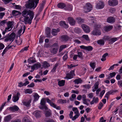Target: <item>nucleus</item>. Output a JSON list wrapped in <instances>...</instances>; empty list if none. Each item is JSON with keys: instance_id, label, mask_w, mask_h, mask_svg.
Instances as JSON below:
<instances>
[{"instance_id": "obj_1", "label": "nucleus", "mask_w": 122, "mask_h": 122, "mask_svg": "<svg viewBox=\"0 0 122 122\" xmlns=\"http://www.w3.org/2000/svg\"><path fill=\"white\" fill-rule=\"evenodd\" d=\"M22 15L25 17L24 20L25 24H30L34 16L33 11L30 10H25L22 12Z\"/></svg>"}, {"instance_id": "obj_2", "label": "nucleus", "mask_w": 122, "mask_h": 122, "mask_svg": "<svg viewBox=\"0 0 122 122\" xmlns=\"http://www.w3.org/2000/svg\"><path fill=\"white\" fill-rule=\"evenodd\" d=\"M39 0H28L25 5L27 9H31L36 7Z\"/></svg>"}, {"instance_id": "obj_3", "label": "nucleus", "mask_w": 122, "mask_h": 122, "mask_svg": "<svg viewBox=\"0 0 122 122\" xmlns=\"http://www.w3.org/2000/svg\"><path fill=\"white\" fill-rule=\"evenodd\" d=\"M15 34L14 32L11 33L10 34H8L2 39H4L5 41L7 42L8 41H12L10 44L14 41L15 37Z\"/></svg>"}, {"instance_id": "obj_4", "label": "nucleus", "mask_w": 122, "mask_h": 122, "mask_svg": "<svg viewBox=\"0 0 122 122\" xmlns=\"http://www.w3.org/2000/svg\"><path fill=\"white\" fill-rule=\"evenodd\" d=\"M92 5L90 3H88L86 4L84 6V11L85 12H88L92 10Z\"/></svg>"}, {"instance_id": "obj_5", "label": "nucleus", "mask_w": 122, "mask_h": 122, "mask_svg": "<svg viewBox=\"0 0 122 122\" xmlns=\"http://www.w3.org/2000/svg\"><path fill=\"white\" fill-rule=\"evenodd\" d=\"M75 76L74 71L71 70L70 71L69 73H68L66 74L65 79H67V80L71 79L73 77V76Z\"/></svg>"}, {"instance_id": "obj_6", "label": "nucleus", "mask_w": 122, "mask_h": 122, "mask_svg": "<svg viewBox=\"0 0 122 122\" xmlns=\"http://www.w3.org/2000/svg\"><path fill=\"white\" fill-rule=\"evenodd\" d=\"M91 34L94 36H99L101 35V32L99 29H94L91 32Z\"/></svg>"}, {"instance_id": "obj_7", "label": "nucleus", "mask_w": 122, "mask_h": 122, "mask_svg": "<svg viewBox=\"0 0 122 122\" xmlns=\"http://www.w3.org/2000/svg\"><path fill=\"white\" fill-rule=\"evenodd\" d=\"M81 27L84 30L86 33H89L90 31V29L89 27L84 24L81 25Z\"/></svg>"}, {"instance_id": "obj_8", "label": "nucleus", "mask_w": 122, "mask_h": 122, "mask_svg": "<svg viewBox=\"0 0 122 122\" xmlns=\"http://www.w3.org/2000/svg\"><path fill=\"white\" fill-rule=\"evenodd\" d=\"M104 6V4L103 2L100 1L97 4L96 8L98 9H101L103 8Z\"/></svg>"}, {"instance_id": "obj_9", "label": "nucleus", "mask_w": 122, "mask_h": 122, "mask_svg": "<svg viewBox=\"0 0 122 122\" xmlns=\"http://www.w3.org/2000/svg\"><path fill=\"white\" fill-rule=\"evenodd\" d=\"M108 3L109 5L114 6L118 4V1L117 0H109L108 1Z\"/></svg>"}, {"instance_id": "obj_10", "label": "nucleus", "mask_w": 122, "mask_h": 122, "mask_svg": "<svg viewBox=\"0 0 122 122\" xmlns=\"http://www.w3.org/2000/svg\"><path fill=\"white\" fill-rule=\"evenodd\" d=\"M115 18L113 16H110L108 17L107 19V22L110 24H113L115 21Z\"/></svg>"}, {"instance_id": "obj_11", "label": "nucleus", "mask_w": 122, "mask_h": 122, "mask_svg": "<svg viewBox=\"0 0 122 122\" xmlns=\"http://www.w3.org/2000/svg\"><path fill=\"white\" fill-rule=\"evenodd\" d=\"M41 112L39 110H36L33 112L32 114L37 118H40L41 116Z\"/></svg>"}, {"instance_id": "obj_12", "label": "nucleus", "mask_w": 122, "mask_h": 122, "mask_svg": "<svg viewBox=\"0 0 122 122\" xmlns=\"http://www.w3.org/2000/svg\"><path fill=\"white\" fill-rule=\"evenodd\" d=\"M80 47L82 49H84L86 51H91L93 49V47L91 46H85L83 45L80 46Z\"/></svg>"}, {"instance_id": "obj_13", "label": "nucleus", "mask_w": 122, "mask_h": 122, "mask_svg": "<svg viewBox=\"0 0 122 122\" xmlns=\"http://www.w3.org/2000/svg\"><path fill=\"white\" fill-rule=\"evenodd\" d=\"M68 20L71 25H74L75 24L76 21L73 18L71 17H68Z\"/></svg>"}, {"instance_id": "obj_14", "label": "nucleus", "mask_w": 122, "mask_h": 122, "mask_svg": "<svg viewBox=\"0 0 122 122\" xmlns=\"http://www.w3.org/2000/svg\"><path fill=\"white\" fill-rule=\"evenodd\" d=\"M20 96V94L19 92H17L16 95H15L12 98V100L14 102H16L18 100L19 97Z\"/></svg>"}, {"instance_id": "obj_15", "label": "nucleus", "mask_w": 122, "mask_h": 122, "mask_svg": "<svg viewBox=\"0 0 122 122\" xmlns=\"http://www.w3.org/2000/svg\"><path fill=\"white\" fill-rule=\"evenodd\" d=\"M27 79H26L25 80V82L24 83H23L21 82L18 83V86L20 87H22L23 86H25L29 84V81H27Z\"/></svg>"}, {"instance_id": "obj_16", "label": "nucleus", "mask_w": 122, "mask_h": 122, "mask_svg": "<svg viewBox=\"0 0 122 122\" xmlns=\"http://www.w3.org/2000/svg\"><path fill=\"white\" fill-rule=\"evenodd\" d=\"M41 64L38 63L34 64L33 66L31 67V69H38L39 68L41 67Z\"/></svg>"}, {"instance_id": "obj_17", "label": "nucleus", "mask_w": 122, "mask_h": 122, "mask_svg": "<svg viewBox=\"0 0 122 122\" xmlns=\"http://www.w3.org/2000/svg\"><path fill=\"white\" fill-rule=\"evenodd\" d=\"M113 27V26L112 25L106 26L104 27V29L105 31L107 32L112 29Z\"/></svg>"}, {"instance_id": "obj_18", "label": "nucleus", "mask_w": 122, "mask_h": 122, "mask_svg": "<svg viewBox=\"0 0 122 122\" xmlns=\"http://www.w3.org/2000/svg\"><path fill=\"white\" fill-rule=\"evenodd\" d=\"M9 109L11 111L15 112L18 111L19 110V108L17 106H15L12 107H10L9 108Z\"/></svg>"}, {"instance_id": "obj_19", "label": "nucleus", "mask_w": 122, "mask_h": 122, "mask_svg": "<svg viewBox=\"0 0 122 122\" xmlns=\"http://www.w3.org/2000/svg\"><path fill=\"white\" fill-rule=\"evenodd\" d=\"M60 31V29L57 28V29H52V30L51 33L53 36H55L57 35V33Z\"/></svg>"}, {"instance_id": "obj_20", "label": "nucleus", "mask_w": 122, "mask_h": 122, "mask_svg": "<svg viewBox=\"0 0 122 122\" xmlns=\"http://www.w3.org/2000/svg\"><path fill=\"white\" fill-rule=\"evenodd\" d=\"M51 29L49 27H47L46 30V35L47 37H49L50 36V35Z\"/></svg>"}, {"instance_id": "obj_21", "label": "nucleus", "mask_w": 122, "mask_h": 122, "mask_svg": "<svg viewBox=\"0 0 122 122\" xmlns=\"http://www.w3.org/2000/svg\"><path fill=\"white\" fill-rule=\"evenodd\" d=\"M12 14L13 16L20 15L21 14V13L16 10H13L12 12Z\"/></svg>"}, {"instance_id": "obj_22", "label": "nucleus", "mask_w": 122, "mask_h": 122, "mask_svg": "<svg viewBox=\"0 0 122 122\" xmlns=\"http://www.w3.org/2000/svg\"><path fill=\"white\" fill-rule=\"evenodd\" d=\"M61 38L62 40L64 42L67 41L69 39L68 36L66 35L62 36H61Z\"/></svg>"}, {"instance_id": "obj_23", "label": "nucleus", "mask_w": 122, "mask_h": 122, "mask_svg": "<svg viewBox=\"0 0 122 122\" xmlns=\"http://www.w3.org/2000/svg\"><path fill=\"white\" fill-rule=\"evenodd\" d=\"M57 7L61 9H63L66 7L65 4L63 3H60L58 4Z\"/></svg>"}, {"instance_id": "obj_24", "label": "nucleus", "mask_w": 122, "mask_h": 122, "mask_svg": "<svg viewBox=\"0 0 122 122\" xmlns=\"http://www.w3.org/2000/svg\"><path fill=\"white\" fill-rule=\"evenodd\" d=\"M11 119V116L10 115H9L5 117L4 119V121L5 122L9 121Z\"/></svg>"}, {"instance_id": "obj_25", "label": "nucleus", "mask_w": 122, "mask_h": 122, "mask_svg": "<svg viewBox=\"0 0 122 122\" xmlns=\"http://www.w3.org/2000/svg\"><path fill=\"white\" fill-rule=\"evenodd\" d=\"M65 83V80L59 81H58V85L59 86H64Z\"/></svg>"}, {"instance_id": "obj_26", "label": "nucleus", "mask_w": 122, "mask_h": 122, "mask_svg": "<svg viewBox=\"0 0 122 122\" xmlns=\"http://www.w3.org/2000/svg\"><path fill=\"white\" fill-rule=\"evenodd\" d=\"M51 111L49 109L48 110L45 111V115L47 117H48L51 116Z\"/></svg>"}, {"instance_id": "obj_27", "label": "nucleus", "mask_w": 122, "mask_h": 122, "mask_svg": "<svg viewBox=\"0 0 122 122\" xmlns=\"http://www.w3.org/2000/svg\"><path fill=\"white\" fill-rule=\"evenodd\" d=\"M82 82V80L80 78L76 79L73 81L75 84H78L79 83H81Z\"/></svg>"}, {"instance_id": "obj_28", "label": "nucleus", "mask_w": 122, "mask_h": 122, "mask_svg": "<svg viewBox=\"0 0 122 122\" xmlns=\"http://www.w3.org/2000/svg\"><path fill=\"white\" fill-rule=\"evenodd\" d=\"M31 102L30 100H29L28 101L24 102H23V104L24 105L27 107H29L30 106V104Z\"/></svg>"}, {"instance_id": "obj_29", "label": "nucleus", "mask_w": 122, "mask_h": 122, "mask_svg": "<svg viewBox=\"0 0 122 122\" xmlns=\"http://www.w3.org/2000/svg\"><path fill=\"white\" fill-rule=\"evenodd\" d=\"M76 20H77V22L79 23H82L84 22V20L81 18L80 17H78L76 18Z\"/></svg>"}, {"instance_id": "obj_30", "label": "nucleus", "mask_w": 122, "mask_h": 122, "mask_svg": "<svg viewBox=\"0 0 122 122\" xmlns=\"http://www.w3.org/2000/svg\"><path fill=\"white\" fill-rule=\"evenodd\" d=\"M34 94V100L36 101L38 99L39 96L36 93H35Z\"/></svg>"}, {"instance_id": "obj_31", "label": "nucleus", "mask_w": 122, "mask_h": 122, "mask_svg": "<svg viewBox=\"0 0 122 122\" xmlns=\"http://www.w3.org/2000/svg\"><path fill=\"white\" fill-rule=\"evenodd\" d=\"M59 64L58 63H56L55 65L53 67L51 71V72H54L56 71V68L58 66Z\"/></svg>"}, {"instance_id": "obj_32", "label": "nucleus", "mask_w": 122, "mask_h": 122, "mask_svg": "<svg viewBox=\"0 0 122 122\" xmlns=\"http://www.w3.org/2000/svg\"><path fill=\"white\" fill-rule=\"evenodd\" d=\"M32 89L30 88L27 89L25 91V93L26 94L27 93L30 94L32 93Z\"/></svg>"}, {"instance_id": "obj_33", "label": "nucleus", "mask_w": 122, "mask_h": 122, "mask_svg": "<svg viewBox=\"0 0 122 122\" xmlns=\"http://www.w3.org/2000/svg\"><path fill=\"white\" fill-rule=\"evenodd\" d=\"M98 44L100 45H104V40H100L98 41H97Z\"/></svg>"}, {"instance_id": "obj_34", "label": "nucleus", "mask_w": 122, "mask_h": 122, "mask_svg": "<svg viewBox=\"0 0 122 122\" xmlns=\"http://www.w3.org/2000/svg\"><path fill=\"white\" fill-rule=\"evenodd\" d=\"M90 100L88 99H86L84 100L83 101V103L87 106L89 105V104L88 102H90Z\"/></svg>"}, {"instance_id": "obj_35", "label": "nucleus", "mask_w": 122, "mask_h": 122, "mask_svg": "<svg viewBox=\"0 0 122 122\" xmlns=\"http://www.w3.org/2000/svg\"><path fill=\"white\" fill-rule=\"evenodd\" d=\"M22 122H31L27 117H25L23 119Z\"/></svg>"}, {"instance_id": "obj_36", "label": "nucleus", "mask_w": 122, "mask_h": 122, "mask_svg": "<svg viewBox=\"0 0 122 122\" xmlns=\"http://www.w3.org/2000/svg\"><path fill=\"white\" fill-rule=\"evenodd\" d=\"M50 66L49 64L46 61H45L43 64V66L45 68H48Z\"/></svg>"}, {"instance_id": "obj_37", "label": "nucleus", "mask_w": 122, "mask_h": 122, "mask_svg": "<svg viewBox=\"0 0 122 122\" xmlns=\"http://www.w3.org/2000/svg\"><path fill=\"white\" fill-rule=\"evenodd\" d=\"M77 54V55L79 58L81 59H83V56L81 52H78Z\"/></svg>"}, {"instance_id": "obj_38", "label": "nucleus", "mask_w": 122, "mask_h": 122, "mask_svg": "<svg viewBox=\"0 0 122 122\" xmlns=\"http://www.w3.org/2000/svg\"><path fill=\"white\" fill-rule=\"evenodd\" d=\"M66 47L67 46L66 45H63L60 46L59 49V52H61L63 49L66 48Z\"/></svg>"}, {"instance_id": "obj_39", "label": "nucleus", "mask_w": 122, "mask_h": 122, "mask_svg": "<svg viewBox=\"0 0 122 122\" xmlns=\"http://www.w3.org/2000/svg\"><path fill=\"white\" fill-rule=\"evenodd\" d=\"M13 22L11 21H9L7 23V26L10 28L12 29L13 27L12 26L13 25Z\"/></svg>"}, {"instance_id": "obj_40", "label": "nucleus", "mask_w": 122, "mask_h": 122, "mask_svg": "<svg viewBox=\"0 0 122 122\" xmlns=\"http://www.w3.org/2000/svg\"><path fill=\"white\" fill-rule=\"evenodd\" d=\"M58 49V48H53L52 50H51V53L54 54H56L57 52Z\"/></svg>"}, {"instance_id": "obj_41", "label": "nucleus", "mask_w": 122, "mask_h": 122, "mask_svg": "<svg viewBox=\"0 0 122 122\" xmlns=\"http://www.w3.org/2000/svg\"><path fill=\"white\" fill-rule=\"evenodd\" d=\"M28 62L29 64H31L36 62V61L35 60L31 59H29L28 60Z\"/></svg>"}, {"instance_id": "obj_42", "label": "nucleus", "mask_w": 122, "mask_h": 122, "mask_svg": "<svg viewBox=\"0 0 122 122\" xmlns=\"http://www.w3.org/2000/svg\"><path fill=\"white\" fill-rule=\"evenodd\" d=\"M73 111L74 112V113L78 115L79 111L77 107H73L72 108Z\"/></svg>"}, {"instance_id": "obj_43", "label": "nucleus", "mask_w": 122, "mask_h": 122, "mask_svg": "<svg viewBox=\"0 0 122 122\" xmlns=\"http://www.w3.org/2000/svg\"><path fill=\"white\" fill-rule=\"evenodd\" d=\"M90 65L92 69L94 70L95 67L96 63L95 62H91Z\"/></svg>"}, {"instance_id": "obj_44", "label": "nucleus", "mask_w": 122, "mask_h": 122, "mask_svg": "<svg viewBox=\"0 0 122 122\" xmlns=\"http://www.w3.org/2000/svg\"><path fill=\"white\" fill-rule=\"evenodd\" d=\"M82 37L87 41H89L90 39L88 35H83L82 36Z\"/></svg>"}, {"instance_id": "obj_45", "label": "nucleus", "mask_w": 122, "mask_h": 122, "mask_svg": "<svg viewBox=\"0 0 122 122\" xmlns=\"http://www.w3.org/2000/svg\"><path fill=\"white\" fill-rule=\"evenodd\" d=\"M66 9V10L71 11L72 9V6L70 5H68Z\"/></svg>"}, {"instance_id": "obj_46", "label": "nucleus", "mask_w": 122, "mask_h": 122, "mask_svg": "<svg viewBox=\"0 0 122 122\" xmlns=\"http://www.w3.org/2000/svg\"><path fill=\"white\" fill-rule=\"evenodd\" d=\"M117 91L116 90H111L110 91H108L107 92L109 94H111L113 93L114 92H116Z\"/></svg>"}, {"instance_id": "obj_47", "label": "nucleus", "mask_w": 122, "mask_h": 122, "mask_svg": "<svg viewBox=\"0 0 122 122\" xmlns=\"http://www.w3.org/2000/svg\"><path fill=\"white\" fill-rule=\"evenodd\" d=\"M101 27V25L96 24L94 26V28L96 29H99Z\"/></svg>"}, {"instance_id": "obj_48", "label": "nucleus", "mask_w": 122, "mask_h": 122, "mask_svg": "<svg viewBox=\"0 0 122 122\" xmlns=\"http://www.w3.org/2000/svg\"><path fill=\"white\" fill-rule=\"evenodd\" d=\"M103 105L102 103V102H100L99 103L98 106V109L99 110L101 109L102 107L103 106Z\"/></svg>"}, {"instance_id": "obj_49", "label": "nucleus", "mask_w": 122, "mask_h": 122, "mask_svg": "<svg viewBox=\"0 0 122 122\" xmlns=\"http://www.w3.org/2000/svg\"><path fill=\"white\" fill-rule=\"evenodd\" d=\"M117 38L116 37H114L111 38L110 39L112 43L114 42L117 40Z\"/></svg>"}, {"instance_id": "obj_50", "label": "nucleus", "mask_w": 122, "mask_h": 122, "mask_svg": "<svg viewBox=\"0 0 122 122\" xmlns=\"http://www.w3.org/2000/svg\"><path fill=\"white\" fill-rule=\"evenodd\" d=\"M8 47H6V48L4 50L2 54V56H3V55L5 54V53L8 50Z\"/></svg>"}, {"instance_id": "obj_51", "label": "nucleus", "mask_w": 122, "mask_h": 122, "mask_svg": "<svg viewBox=\"0 0 122 122\" xmlns=\"http://www.w3.org/2000/svg\"><path fill=\"white\" fill-rule=\"evenodd\" d=\"M99 83L98 82H96L94 84V87L95 88L98 89V88L99 85Z\"/></svg>"}, {"instance_id": "obj_52", "label": "nucleus", "mask_w": 122, "mask_h": 122, "mask_svg": "<svg viewBox=\"0 0 122 122\" xmlns=\"http://www.w3.org/2000/svg\"><path fill=\"white\" fill-rule=\"evenodd\" d=\"M6 20H5L1 21L0 23V24L1 25L3 26V25H4L6 23Z\"/></svg>"}, {"instance_id": "obj_53", "label": "nucleus", "mask_w": 122, "mask_h": 122, "mask_svg": "<svg viewBox=\"0 0 122 122\" xmlns=\"http://www.w3.org/2000/svg\"><path fill=\"white\" fill-rule=\"evenodd\" d=\"M53 46L54 48H59V46L57 43H55L53 45Z\"/></svg>"}, {"instance_id": "obj_54", "label": "nucleus", "mask_w": 122, "mask_h": 122, "mask_svg": "<svg viewBox=\"0 0 122 122\" xmlns=\"http://www.w3.org/2000/svg\"><path fill=\"white\" fill-rule=\"evenodd\" d=\"M93 99L94 101V102L96 103H97L98 101V99L97 97L95 98L94 97L93 98Z\"/></svg>"}, {"instance_id": "obj_55", "label": "nucleus", "mask_w": 122, "mask_h": 122, "mask_svg": "<svg viewBox=\"0 0 122 122\" xmlns=\"http://www.w3.org/2000/svg\"><path fill=\"white\" fill-rule=\"evenodd\" d=\"M116 73L115 72H113L112 73H110L109 75L110 76H111V77H113L114 76L116 75Z\"/></svg>"}, {"instance_id": "obj_56", "label": "nucleus", "mask_w": 122, "mask_h": 122, "mask_svg": "<svg viewBox=\"0 0 122 122\" xmlns=\"http://www.w3.org/2000/svg\"><path fill=\"white\" fill-rule=\"evenodd\" d=\"M11 122H21V121L20 119H17L12 120Z\"/></svg>"}, {"instance_id": "obj_57", "label": "nucleus", "mask_w": 122, "mask_h": 122, "mask_svg": "<svg viewBox=\"0 0 122 122\" xmlns=\"http://www.w3.org/2000/svg\"><path fill=\"white\" fill-rule=\"evenodd\" d=\"M68 55L67 54H66L65 55L63 56V60L64 61L66 60L68 58Z\"/></svg>"}, {"instance_id": "obj_58", "label": "nucleus", "mask_w": 122, "mask_h": 122, "mask_svg": "<svg viewBox=\"0 0 122 122\" xmlns=\"http://www.w3.org/2000/svg\"><path fill=\"white\" fill-rule=\"evenodd\" d=\"M43 8V3L41 4L39 8V11L41 12Z\"/></svg>"}, {"instance_id": "obj_59", "label": "nucleus", "mask_w": 122, "mask_h": 122, "mask_svg": "<svg viewBox=\"0 0 122 122\" xmlns=\"http://www.w3.org/2000/svg\"><path fill=\"white\" fill-rule=\"evenodd\" d=\"M79 116V115L78 114H76L75 116H74L73 117H72V120L74 121L76 120V119Z\"/></svg>"}, {"instance_id": "obj_60", "label": "nucleus", "mask_w": 122, "mask_h": 122, "mask_svg": "<svg viewBox=\"0 0 122 122\" xmlns=\"http://www.w3.org/2000/svg\"><path fill=\"white\" fill-rule=\"evenodd\" d=\"M45 102L44 100H41L40 103L41 105L44 106L45 105Z\"/></svg>"}, {"instance_id": "obj_61", "label": "nucleus", "mask_w": 122, "mask_h": 122, "mask_svg": "<svg viewBox=\"0 0 122 122\" xmlns=\"http://www.w3.org/2000/svg\"><path fill=\"white\" fill-rule=\"evenodd\" d=\"M77 65H73L72 64H71V65H68V68H70L71 69V68L73 67H75Z\"/></svg>"}, {"instance_id": "obj_62", "label": "nucleus", "mask_w": 122, "mask_h": 122, "mask_svg": "<svg viewBox=\"0 0 122 122\" xmlns=\"http://www.w3.org/2000/svg\"><path fill=\"white\" fill-rule=\"evenodd\" d=\"M117 84L119 87H122V81H118Z\"/></svg>"}, {"instance_id": "obj_63", "label": "nucleus", "mask_w": 122, "mask_h": 122, "mask_svg": "<svg viewBox=\"0 0 122 122\" xmlns=\"http://www.w3.org/2000/svg\"><path fill=\"white\" fill-rule=\"evenodd\" d=\"M35 86V84L34 83H31V84L28 85L27 86V87H34Z\"/></svg>"}, {"instance_id": "obj_64", "label": "nucleus", "mask_w": 122, "mask_h": 122, "mask_svg": "<svg viewBox=\"0 0 122 122\" xmlns=\"http://www.w3.org/2000/svg\"><path fill=\"white\" fill-rule=\"evenodd\" d=\"M5 15V13L4 12L0 13V19H2Z\"/></svg>"}]
</instances>
